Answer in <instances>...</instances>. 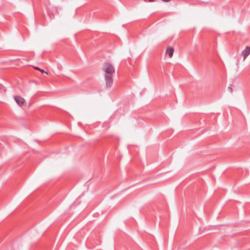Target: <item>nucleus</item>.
I'll return each instance as SVG.
<instances>
[{
	"label": "nucleus",
	"mask_w": 250,
	"mask_h": 250,
	"mask_svg": "<svg viewBox=\"0 0 250 250\" xmlns=\"http://www.w3.org/2000/svg\"><path fill=\"white\" fill-rule=\"evenodd\" d=\"M102 70L104 72V76L107 88H110L113 83V75L115 72L113 66L108 63L104 62L103 64Z\"/></svg>",
	"instance_id": "f257e3e1"
},
{
	"label": "nucleus",
	"mask_w": 250,
	"mask_h": 250,
	"mask_svg": "<svg viewBox=\"0 0 250 250\" xmlns=\"http://www.w3.org/2000/svg\"><path fill=\"white\" fill-rule=\"evenodd\" d=\"M14 98L16 103L20 106H21L25 102V100L20 96H14Z\"/></svg>",
	"instance_id": "f03ea898"
},
{
	"label": "nucleus",
	"mask_w": 250,
	"mask_h": 250,
	"mask_svg": "<svg viewBox=\"0 0 250 250\" xmlns=\"http://www.w3.org/2000/svg\"><path fill=\"white\" fill-rule=\"evenodd\" d=\"M243 55L244 57V61L247 57L250 54V47L247 46L245 49L243 51Z\"/></svg>",
	"instance_id": "7ed1b4c3"
},
{
	"label": "nucleus",
	"mask_w": 250,
	"mask_h": 250,
	"mask_svg": "<svg viewBox=\"0 0 250 250\" xmlns=\"http://www.w3.org/2000/svg\"><path fill=\"white\" fill-rule=\"evenodd\" d=\"M173 52L174 49L172 47L169 46L167 48L166 50V54L169 56V58H171L172 57Z\"/></svg>",
	"instance_id": "20e7f679"
},
{
	"label": "nucleus",
	"mask_w": 250,
	"mask_h": 250,
	"mask_svg": "<svg viewBox=\"0 0 250 250\" xmlns=\"http://www.w3.org/2000/svg\"><path fill=\"white\" fill-rule=\"evenodd\" d=\"M228 90L230 93L232 92V88L230 86L228 87Z\"/></svg>",
	"instance_id": "39448f33"
},
{
	"label": "nucleus",
	"mask_w": 250,
	"mask_h": 250,
	"mask_svg": "<svg viewBox=\"0 0 250 250\" xmlns=\"http://www.w3.org/2000/svg\"><path fill=\"white\" fill-rule=\"evenodd\" d=\"M40 71L42 73L45 72L43 69H40Z\"/></svg>",
	"instance_id": "423d86ee"
},
{
	"label": "nucleus",
	"mask_w": 250,
	"mask_h": 250,
	"mask_svg": "<svg viewBox=\"0 0 250 250\" xmlns=\"http://www.w3.org/2000/svg\"><path fill=\"white\" fill-rule=\"evenodd\" d=\"M35 69H36V70H39V71H40V68H39V67H35Z\"/></svg>",
	"instance_id": "0eeeda50"
}]
</instances>
